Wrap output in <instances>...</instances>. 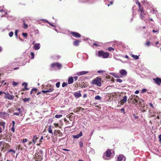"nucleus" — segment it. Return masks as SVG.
<instances>
[{"label":"nucleus","instance_id":"nucleus-3","mask_svg":"<svg viewBox=\"0 0 161 161\" xmlns=\"http://www.w3.org/2000/svg\"><path fill=\"white\" fill-rule=\"evenodd\" d=\"M109 53L107 52H105L102 51H99L98 52V55L99 57H102L103 58H107L109 56Z\"/></svg>","mask_w":161,"mask_h":161},{"label":"nucleus","instance_id":"nucleus-19","mask_svg":"<svg viewBox=\"0 0 161 161\" xmlns=\"http://www.w3.org/2000/svg\"><path fill=\"white\" fill-rule=\"evenodd\" d=\"M34 158L37 160H39V161H41L43 159V156L35 154Z\"/></svg>","mask_w":161,"mask_h":161},{"label":"nucleus","instance_id":"nucleus-55","mask_svg":"<svg viewBox=\"0 0 161 161\" xmlns=\"http://www.w3.org/2000/svg\"><path fill=\"white\" fill-rule=\"evenodd\" d=\"M93 46H96V47H99V46H100V45H99V44H98L96 43H93Z\"/></svg>","mask_w":161,"mask_h":161},{"label":"nucleus","instance_id":"nucleus-43","mask_svg":"<svg viewBox=\"0 0 161 161\" xmlns=\"http://www.w3.org/2000/svg\"><path fill=\"white\" fill-rule=\"evenodd\" d=\"M68 84L66 82H64L62 84V87H64L66 86Z\"/></svg>","mask_w":161,"mask_h":161},{"label":"nucleus","instance_id":"nucleus-39","mask_svg":"<svg viewBox=\"0 0 161 161\" xmlns=\"http://www.w3.org/2000/svg\"><path fill=\"white\" fill-rule=\"evenodd\" d=\"M18 82H16L15 81H13L12 82V85L14 86H16L18 84Z\"/></svg>","mask_w":161,"mask_h":161},{"label":"nucleus","instance_id":"nucleus-32","mask_svg":"<svg viewBox=\"0 0 161 161\" xmlns=\"http://www.w3.org/2000/svg\"><path fill=\"white\" fill-rule=\"evenodd\" d=\"M37 89L36 88H33L31 90L30 92V94H31L33 92H34V93H36V92H37Z\"/></svg>","mask_w":161,"mask_h":161},{"label":"nucleus","instance_id":"nucleus-26","mask_svg":"<svg viewBox=\"0 0 161 161\" xmlns=\"http://www.w3.org/2000/svg\"><path fill=\"white\" fill-rule=\"evenodd\" d=\"M22 86H24V89H23V91H25V90H29V89L27 88V84L26 83H23L22 84Z\"/></svg>","mask_w":161,"mask_h":161},{"label":"nucleus","instance_id":"nucleus-62","mask_svg":"<svg viewBox=\"0 0 161 161\" xmlns=\"http://www.w3.org/2000/svg\"><path fill=\"white\" fill-rule=\"evenodd\" d=\"M113 1H111L110 2V3L109 4H108V7H109L110 5H112L113 4Z\"/></svg>","mask_w":161,"mask_h":161},{"label":"nucleus","instance_id":"nucleus-16","mask_svg":"<svg viewBox=\"0 0 161 161\" xmlns=\"http://www.w3.org/2000/svg\"><path fill=\"white\" fill-rule=\"evenodd\" d=\"M119 73L122 76H125L127 75V72L124 69H121L119 71Z\"/></svg>","mask_w":161,"mask_h":161},{"label":"nucleus","instance_id":"nucleus-12","mask_svg":"<svg viewBox=\"0 0 161 161\" xmlns=\"http://www.w3.org/2000/svg\"><path fill=\"white\" fill-rule=\"evenodd\" d=\"M125 158L124 155L120 154L118 157V161H125Z\"/></svg>","mask_w":161,"mask_h":161},{"label":"nucleus","instance_id":"nucleus-40","mask_svg":"<svg viewBox=\"0 0 161 161\" xmlns=\"http://www.w3.org/2000/svg\"><path fill=\"white\" fill-rule=\"evenodd\" d=\"M60 82L58 81L56 84V86L57 88H59L60 86Z\"/></svg>","mask_w":161,"mask_h":161},{"label":"nucleus","instance_id":"nucleus-28","mask_svg":"<svg viewBox=\"0 0 161 161\" xmlns=\"http://www.w3.org/2000/svg\"><path fill=\"white\" fill-rule=\"evenodd\" d=\"M7 145H3V147H2V150H3L4 149H6L8 148L7 147L10 146V145H9V144L8 143H6Z\"/></svg>","mask_w":161,"mask_h":161},{"label":"nucleus","instance_id":"nucleus-15","mask_svg":"<svg viewBox=\"0 0 161 161\" xmlns=\"http://www.w3.org/2000/svg\"><path fill=\"white\" fill-rule=\"evenodd\" d=\"M54 133L55 135H58L59 136H62V133L59 130H55Z\"/></svg>","mask_w":161,"mask_h":161},{"label":"nucleus","instance_id":"nucleus-4","mask_svg":"<svg viewBox=\"0 0 161 161\" xmlns=\"http://www.w3.org/2000/svg\"><path fill=\"white\" fill-rule=\"evenodd\" d=\"M62 66V64L58 62L53 63L50 65V67L52 69H55L57 68L58 69H61Z\"/></svg>","mask_w":161,"mask_h":161},{"label":"nucleus","instance_id":"nucleus-56","mask_svg":"<svg viewBox=\"0 0 161 161\" xmlns=\"http://www.w3.org/2000/svg\"><path fill=\"white\" fill-rule=\"evenodd\" d=\"M21 147L20 145L19 144V145H18V146H17V148L18 149H20L21 150H22V148L21 147Z\"/></svg>","mask_w":161,"mask_h":161},{"label":"nucleus","instance_id":"nucleus-30","mask_svg":"<svg viewBox=\"0 0 161 161\" xmlns=\"http://www.w3.org/2000/svg\"><path fill=\"white\" fill-rule=\"evenodd\" d=\"M81 107H77L74 110V112L75 113L78 112L81 110Z\"/></svg>","mask_w":161,"mask_h":161},{"label":"nucleus","instance_id":"nucleus-37","mask_svg":"<svg viewBox=\"0 0 161 161\" xmlns=\"http://www.w3.org/2000/svg\"><path fill=\"white\" fill-rule=\"evenodd\" d=\"M136 4H137L138 5V7H139V9H140L141 7V5L140 3L138 0H137L136 2Z\"/></svg>","mask_w":161,"mask_h":161},{"label":"nucleus","instance_id":"nucleus-9","mask_svg":"<svg viewBox=\"0 0 161 161\" xmlns=\"http://www.w3.org/2000/svg\"><path fill=\"white\" fill-rule=\"evenodd\" d=\"M138 101L139 106L144 108L145 107V103H144V100L142 99H140V100H139Z\"/></svg>","mask_w":161,"mask_h":161},{"label":"nucleus","instance_id":"nucleus-14","mask_svg":"<svg viewBox=\"0 0 161 161\" xmlns=\"http://www.w3.org/2000/svg\"><path fill=\"white\" fill-rule=\"evenodd\" d=\"M54 90L53 89V87L52 86L50 85V88L47 90L46 91L45 90H42V92L43 93H45L46 92H52Z\"/></svg>","mask_w":161,"mask_h":161},{"label":"nucleus","instance_id":"nucleus-27","mask_svg":"<svg viewBox=\"0 0 161 161\" xmlns=\"http://www.w3.org/2000/svg\"><path fill=\"white\" fill-rule=\"evenodd\" d=\"M88 86V85L86 83L83 82L81 83V86L82 88L87 87Z\"/></svg>","mask_w":161,"mask_h":161},{"label":"nucleus","instance_id":"nucleus-46","mask_svg":"<svg viewBox=\"0 0 161 161\" xmlns=\"http://www.w3.org/2000/svg\"><path fill=\"white\" fill-rule=\"evenodd\" d=\"M6 125V123L5 122H0V125L3 126H5Z\"/></svg>","mask_w":161,"mask_h":161},{"label":"nucleus","instance_id":"nucleus-29","mask_svg":"<svg viewBox=\"0 0 161 161\" xmlns=\"http://www.w3.org/2000/svg\"><path fill=\"white\" fill-rule=\"evenodd\" d=\"M38 139V138L36 136H34L32 139V142L34 143H35L37 141V139Z\"/></svg>","mask_w":161,"mask_h":161},{"label":"nucleus","instance_id":"nucleus-61","mask_svg":"<svg viewBox=\"0 0 161 161\" xmlns=\"http://www.w3.org/2000/svg\"><path fill=\"white\" fill-rule=\"evenodd\" d=\"M105 71L104 70H98L97 71L98 73H103Z\"/></svg>","mask_w":161,"mask_h":161},{"label":"nucleus","instance_id":"nucleus-44","mask_svg":"<svg viewBox=\"0 0 161 161\" xmlns=\"http://www.w3.org/2000/svg\"><path fill=\"white\" fill-rule=\"evenodd\" d=\"M48 131L50 133H52V134H53L52 130V129H51V128L50 127H49L48 128Z\"/></svg>","mask_w":161,"mask_h":161},{"label":"nucleus","instance_id":"nucleus-42","mask_svg":"<svg viewBox=\"0 0 161 161\" xmlns=\"http://www.w3.org/2000/svg\"><path fill=\"white\" fill-rule=\"evenodd\" d=\"M31 59H33L34 58L35 55L34 54L33 52L31 53Z\"/></svg>","mask_w":161,"mask_h":161},{"label":"nucleus","instance_id":"nucleus-35","mask_svg":"<svg viewBox=\"0 0 161 161\" xmlns=\"http://www.w3.org/2000/svg\"><path fill=\"white\" fill-rule=\"evenodd\" d=\"M131 56L134 58L136 59H137L139 58V57L137 55H135L133 54H131Z\"/></svg>","mask_w":161,"mask_h":161},{"label":"nucleus","instance_id":"nucleus-45","mask_svg":"<svg viewBox=\"0 0 161 161\" xmlns=\"http://www.w3.org/2000/svg\"><path fill=\"white\" fill-rule=\"evenodd\" d=\"M108 50L109 51H110L114 50V49L113 47H108Z\"/></svg>","mask_w":161,"mask_h":161},{"label":"nucleus","instance_id":"nucleus-53","mask_svg":"<svg viewBox=\"0 0 161 161\" xmlns=\"http://www.w3.org/2000/svg\"><path fill=\"white\" fill-rule=\"evenodd\" d=\"M11 130L13 132H15V128L14 127L12 126L11 128Z\"/></svg>","mask_w":161,"mask_h":161},{"label":"nucleus","instance_id":"nucleus-10","mask_svg":"<svg viewBox=\"0 0 161 161\" xmlns=\"http://www.w3.org/2000/svg\"><path fill=\"white\" fill-rule=\"evenodd\" d=\"M140 10L141 11V13H140V19H142L144 17V16H142V13L143 12V14L144 15H146V13L144 11V10L143 9V8H142L141 7L140 9H139V10H138V11H140Z\"/></svg>","mask_w":161,"mask_h":161},{"label":"nucleus","instance_id":"nucleus-31","mask_svg":"<svg viewBox=\"0 0 161 161\" xmlns=\"http://www.w3.org/2000/svg\"><path fill=\"white\" fill-rule=\"evenodd\" d=\"M30 99V98H26L25 97L22 99V100L25 103L26 102H29Z\"/></svg>","mask_w":161,"mask_h":161},{"label":"nucleus","instance_id":"nucleus-8","mask_svg":"<svg viewBox=\"0 0 161 161\" xmlns=\"http://www.w3.org/2000/svg\"><path fill=\"white\" fill-rule=\"evenodd\" d=\"M153 80L155 82V83L158 85H160L161 83V78L158 77H156L153 78Z\"/></svg>","mask_w":161,"mask_h":161},{"label":"nucleus","instance_id":"nucleus-22","mask_svg":"<svg viewBox=\"0 0 161 161\" xmlns=\"http://www.w3.org/2000/svg\"><path fill=\"white\" fill-rule=\"evenodd\" d=\"M88 72H89L88 71H85L79 72L77 73V75H78L80 76V75H84Z\"/></svg>","mask_w":161,"mask_h":161},{"label":"nucleus","instance_id":"nucleus-17","mask_svg":"<svg viewBox=\"0 0 161 161\" xmlns=\"http://www.w3.org/2000/svg\"><path fill=\"white\" fill-rule=\"evenodd\" d=\"M133 99L135 101V102H134L133 101L132 102V103L133 104H135L136 103H137L138 102V100H140L139 97H138L137 96H134V97Z\"/></svg>","mask_w":161,"mask_h":161},{"label":"nucleus","instance_id":"nucleus-63","mask_svg":"<svg viewBox=\"0 0 161 161\" xmlns=\"http://www.w3.org/2000/svg\"><path fill=\"white\" fill-rule=\"evenodd\" d=\"M13 115H19V113L15 112V113H14L13 114Z\"/></svg>","mask_w":161,"mask_h":161},{"label":"nucleus","instance_id":"nucleus-18","mask_svg":"<svg viewBox=\"0 0 161 161\" xmlns=\"http://www.w3.org/2000/svg\"><path fill=\"white\" fill-rule=\"evenodd\" d=\"M40 44L39 43H36L34 45L33 48L35 50H37L40 48Z\"/></svg>","mask_w":161,"mask_h":161},{"label":"nucleus","instance_id":"nucleus-59","mask_svg":"<svg viewBox=\"0 0 161 161\" xmlns=\"http://www.w3.org/2000/svg\"><path fill=\"white\" fill-rule=\"evenodd\" d=\"M149 104L151 107L152 108H154V106L153 105V104H152V103H149Z\"/></svg>","mask_w":161,"mask_h":161},{"label":"nucleus","instance_id":"nucleus-34","mask_svg":"<svg viewBox=\"0 0 161 161\" xmlns=\"http://www.w3.org/2000/svg\"><path fill=\"white\" fill-rule=\"evenodd\" d=\"M134 97L132 96V95H131V97L130 96L129 97L128 101H129V103H130L131 102L132 100L133 99Z\"/></svg>","mask_w":161,"mask_h":161},{"label":"nucleus","instance_id":"nucleus-7","mask_svg":"<svg viewBox=\"0 0 161 161\" xmlns=\"http://www.w3.org/2000/svg\"><path fill=\"white\" fill-rule=\"evenodd\" d=\"M70 34L72 35L73 36L75 37H81V35L79 33L71 31L70 32Z\"/></svg>","mask_w":161,"mask_h":161},{"label":"nucleus","instance_id":"nucleus-48","mask_svg":"<svg viewBox=\"0 0 161 161\" xmlns=\"http://www.w3.org/2000/svg\"><path fill=\"white\" fill-rule=\"evenodd\" d=\"M116 81L119 83H121L122 82V80L120 79H116Z\"/></svg>","mask_w":161,"mask_h":161},{"label":"nucleus","instance_id":"nucleus-60","mask_svg":"<svg viewBox=\"0 0 161 161\" xmlns=\"http://www.w3.org/2000/svg\"><path fill=\"white\" fill-rule=\"evenodd\" d=\"M158 138H159V142H160L161 143V134L159 135V136H158Z\"/></svg>","mask_w":161,"mask_h":161},{"label":"nucleus","instance_id":"nucleus-33","mask_svg":"<svg viewBox=\"0 0 161 161\" xmlns=\"http://www.w3.org/2000/svg\"><path fill=\"white\" fill-rule=\"evenodd\" d=\"M23 23L24 25V28L25 29H27L28 28V26L27 23L26 24L25 21L24 20L23 21Z\"/></svg>","mask_w":161,"mask_h":161},{"label":"nucleus","instance_id":"nucleus-52","mask_svg":"<svg viewBox=\"0 0 161 161\" xmlns=\"http://www.w3.org/2000/svg\"><path fill=\"white\" fill-rule=\"evenodd\" d=\"M13 152L14 153H15V151L14 150H13L12 149H10V150H9L8 151V153H10V152Z\"/></svg>","mask_w":161,"mask_h":161},{"label":"nucleus","instance_id":"nucleus-25","mask_svg":"<svg viewBox=\"0 0 161 161\" xmlns=\"http://www.w3.org/2000/svg\"><path fill=\"white\" fill-rule=\"evenodd\" d=\"M110 74L115 78H119L121 77L120 75L119 74L112 73H110Z\"/></svg>","mask_w":161,"mask_h":161},{"label":"nucleus","instance_id":"nucleus-5","mask_svg":"<svg viewBox=\"0 0 161 161\" xmlns=\"http://www.w3.org/2000/svg\"><path fill=\"white\" fill-rule=\"evenodd\" d=\"M4 96L5 98L8 99L9 100H13L14 98V96L12 95H10L9 93L7 92V93H4Z\"/></svg>","mask_w":161,"mask_h":161},{"label":"nucleus","instance_id":"nucleus-36","mask_svg":"<svg viewBox=\"0 0 161 161\" xmlns=\"http://www.w3.org/2000/svg\"><path fill=\"white\" fill-rule=\"evenodd\" d=\"M95 99L96 100H101V97H100L99 95H97L95 97Z\"/></svg>","mask_w":161,"mask_h":161},{"label":"nucleus","instance_id":"nucleus-21","mask_svg":"<svg viewBox=\"0 0 161 161\" xmlns=\"http://www.w3.org/2000/svg\"><path fill=\"white\" fill-rule=\"evenodd\" d=\"M74 95L75 97L79 98L81 96L80 92H75L74 93Z\"/></svg>","mask_w":161,"mask_h":161},{"label":"nucleus","instance_id":"nucleus-23","mask_svg":"<svg viewBox=\"0 0 161 161\" xmlns=\"http://www.w3.org/2000/svg\"><path fill=\"white\" fill-rule=\"evenodd\" d=\"M80 41H79L76 39H75V41L73 42V45L75 46H77L79 45L80 42Z\"/></svg>","mask_w":161,"mask_h":161},{"label":"nucleus","instance_id":"nucleus-58","mask_svg":"<svg viewBox=\"0 0 161 161\" xmlns=\"http://www.w3.org/2000/svg\"><path fill=\"white\" fill-rule=\"evenodd\" d=\"M27 139L26 138L24 139H23L22 140V142L23 143H24L25 142H26L27 141Z\"/></svg>","mask_w":161,"mask_h":161},{"label":"nucleus","instance_id":"nucleus-50","mask_svg":"<svg viewBox=\"0 0 161 161\" xmlns=\"http://www.w3.org/2000/svg\"><path fill=\"white\" fill-rule=\"evenodd\" d=\"M16 110L19 111V113H21L22 112V111L21 110V109L19 108H18L16 109Z\"/></svg>","mask_w":161,"mask_h":161},{"label":"nucleus","instance_id":"nucleus-47","mask_svg":"<svg viewBox=\"0 0 161 161\" xmlns=\"http://www.w3.org/2000/svg\"><path fill=\"white\" fill-rule=\"evenodd\" d=\"M14 34V33L13 31H10L9 33V36L10 37H12Z\"/></svg>","mask_w":161,"mask_h":161},{"label":"nucleus","instance_id":"nucleus-51","mask_svg":"<svg viewBox=\"0 0 161 161\" xmlns=\"http://www.w3.org/2000/svg\"><path fill=\"white\" fill-rule=\"evenodd\" d=\"M83 143L82 142H79V145L80 147H81L83 146Z\"/></svg>","mask_w":161,"mask_h":161},{"label":"nucleus","instance_id":"nucleus-20","mask_svg":"<svg viewBox=\"0 0 161 161\" xmlns=\"http://www.w3.org/2000/svg\"><path fill=\"white\" fill-rule=\"evenodd\" d=\"M74 82L73 78L72 77H70L69 78L68 80V84H71L72 83Z\"/></svg>","mask_w":161,"mask_h":161},{"label":"nucleus","instance_id":"nucleus-38","mask_svg":"<svg viewBox=\"0 0 161 161\" xmlns=\"http://www.w3.org/2000/svg\"><path fill=\"white\" fill-rule=\"evenodd\" d=\"M7 145L6 143L4 142L1 141L0 142V147L2 146H3V145Z\"/></svg>","mask_w":161,"mask_h":161},{"label":"nucleus","instance_id":"nucleus-24","mask_svg":"<svg viewBox=\"0 0 161 161\" xmlns=\"http://www.w3.org/2000/svg\"><path fill=\"white\" fill-rule=\"evenodd\" d=\"M82 135V133L81 131H80L79 134H77L75 136L74 135L73 137L75 138H78Z\"/></svg>","mask_w":161,"mask_h":161},{"label":"nucleus","instance_id":"nucleus-2","mask_svg":"<svg viewBox=\"0 0 161 161\" xmlns=\"http://www.w3.org/2000/svg\"><path fill=\"white\" fill-rule=\"evenodd\" d=\"M112 151H113V152H114L112 150L108 149L104 153L103 158L105 159H108V158H109L111 157L112 154Z\"/></svg>","mask_w":161,"mask_h":161},{"label":"nucleus","instance_id":"nucleus-6","mask_svg":"<svg viewBox=\"0 0 161 161\" xmlns=\"http://www.w3.org/2000/svg\"><path fill=\"white\" fill-rule=\"evenodd\" d=\"M8 115L9 114L6 112H0V117L3 119H5Z\"/></svg>","mask_w":161,"mask_h":161},{"label":"nucleus","instance_id":"nucleus-54","mask_svg":"<svg viewBox=\"0 0 161 161\" xmlns=\"http://www.w3.org/2000/svg\"><path fill=\"white\" fill-rule=\"evenodd\" d=\"M22 34V35L25 37H26L27 36V33H23Z\"/></svg>","mask_w":161,"mask_h":161},{"label":"nucleus","instance_id":"nucleus-64","mask_svg":"<svg viewBox=\"0 0 161 161\" xmlns=\"http://www.w3.org/2000/svg\"><path fill=\"white\" fill-rule=\"evenodd\" d=\"M78 77L77 76H75L74 77V78L75 81L76 80L78 79Z\"/></svg>","mask_w":161,"mask_h":161},{"label":"nucleus","instance_id":"nucleus-11","mask_svg":"<svg viewBox=\"0 0 161 161\" xmlns=\"http://www.w3.org/2000/svg\"><path fill=\"white\" fill-rule=\"evenodd\" d=\"M35 155L42 156L43 155V151L41 149L38 148L36 151Z\"/></svg>","mask_w":161,"mask_h":161},{"label":"nucleus","instance_id":"nucleus-49","mask_svg":"<svg viewBox=\"0 0 161 161\" xmlns=\"http://www.w3.org/2000/svg\"><path fill=\"white\" fill-rule=\"evenodd\" d=\"M150 45V43L149 41L145 43V45L147 46H149Z\"/></svg>","mask_w":161,"mask_h":161},{"label":"nucleus","instance_id":"nucleus-57","mask_svg":"<svg viewBox=\"0 0 161 161\" xmlns=\"http://www.w3.org/2000/svg\"><path fill=\"white\" fill-rule=\"evenodd\" d=\"M18 30H16L15 32V34L16 36L17 37L18 36Z\"/></svg>","mask_w":161,"mask_h":161},{"label":"nucleus","instance_id":"nucleus-13","mask_svg":"<svg viewBox=\"0 0 161 161\" xmlns=\"http://www.w3.org/2000/svg\"><path fill=\"white\" fill-rule=\"evenodd\" d=\"M127 97L126 96H125L123 98L120 100V104L123 105L124 103H125L127 101Z\"/></svg>","mask_w":161,"mask_h":161},{"label":"nucleus","instance_id":"nucleus-1","mask_svg":"<svg viewBox=\"0 0 161 161\" xmlns=\"http://www.w3.org/2000/svg\"><path fill=\"white\" fill-rule=\"evenodd\" d=\"M101 79L99 77H97L92 81V83L93 85H97L98 86L101 85Z\"/></svg>","mask_w":161,"mask_h":161},{"label":"nucleus","instance_id":"nucleus-41","mask_svg":"<svg viewBox=\"0 0 161 161\" xmlns=\"http://www.w3.org/2000/svg\"><path fill=\"white\" fill-rule=\"evenodd\" d=\"M62 116H63L62 115H61V114H59V115L56 114L55 116V117L56 118H60L61 117H62Z\"/></svg>","mask_w":161,"mask_h":161}]
</instances>
